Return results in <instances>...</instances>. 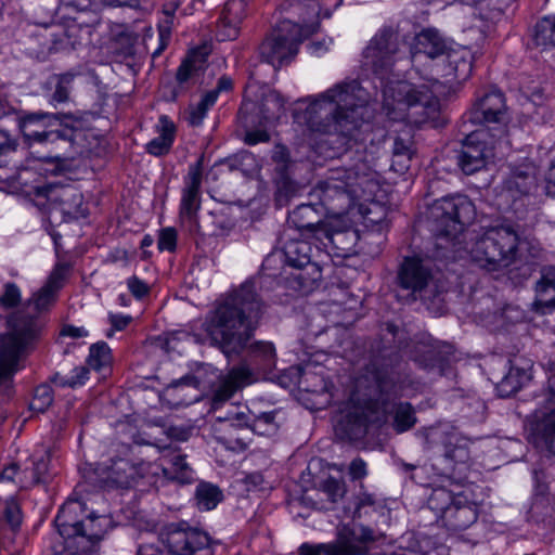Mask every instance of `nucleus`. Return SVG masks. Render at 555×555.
<instances>
[{
    "mask_svg": "<svg viewBox=\"0 0 555 555\" xmlns=\"http://www.w3.org/2000/svg\"><path fill=\"white\" fill-rule=\"evenodd\" d=\"M324 555H363L364 548L348 541L345 533L340 532L336 542L324 543Z\"/></svg>",
    "mask_w": 555,
    "mask_h": 555,
    "instance_id": "obj_46",
    "label": "nucleus"
},
{
    "mask_svg": "<svg viewBox=\"0 0 555 555\" xmlns=\"http://www.w3.org/2000/svg\"><path fill=\"white\" fill-rule=\"evenodd\" d=\"M538 439L555 455V411L550 413L541 423L535 425Z\"/></svg>",
    "mask_w": 555,
    "mask_h": 555,
    "instance_id": "obj_45",
    "label": "nucleus"
},
{
    "mask_svg": "<svg viewBox=\"0 0 555 555\" xmlns=\"http://www.w3.org/2000/svg\"><path fill=\"white\" fill-rule=\"evenodd\" d=\"M126 284L129 292L135 299H142L150 293V286L147 283L139 279L137 275H132L127 279Z\"/></svg>",
    "mask_w": 555,
    "mask_h": 555,
    "instance_id": "obj_60",
    "label": "nucleus"
},
{
    "mask_svg": "<svg viewBox=\"0 0 555 555\" xmlns=\"http://www.w3.org/2000/svg\"><path fill=\"white\" fill-rule=\"evenodd\" d=\"M201 383L194 375H185L172 380L164 389V398L169 405L178 408L190 405L202 398Z\"/></svg>",
    "mask_w": 555,
    "mask_h": 555,
    "instance_id": "obj_25",
    "label": "nucleus"
},
{
    "mask_svg": "<svg viewBox=\"0 0 555 555\" xmlns=\"http://www.w3.org/2000/svg\"><path fill=\"white\" fill-rule=\"evenodd\" d=\"M107 319L113 331H124L132 321V317L129 314L113 312L108 313Z\"/></svg>",
    "mask_w": 555,
    "mask_h": 555,
    "instance_id": "obj_62",
    "label": "nucleus"
},
{
    "mask_svg": "<svg viewBox=\"0 0 555 555\" xmlns=\"http://www.w3.org/2000/svg\"><path fill=\"white\" fill-rule=\"evenodd\" d=\"M376 499L374 494L367 492H360L354 499V511L352 518L360 519L362 516L367 515L370 511L376 507Z\"/></svg>",
    "mask_w": 555,
    "mask_h": 555,
    "instance_id": "obj_50",
    "label": "nucleus"
},
{
    "mask_svg": "<svg viewBox=\"0 0 555 555\" xmlns=\"http://www.w3.org/2000/svg\"><path fill=\"white\" fill-rule=\"evenodd\" d=\"M447 66L446 72L441 76L446 82L465 81L473 72L474 54L467 47H460L457 49H448L447 51Z\"/></svg>",
    "mask_w": 555,
    "mask_h": 555,
    "instance_id": "obj_27",
    "label": "nucleus"
},
{
    "mask_svg": "<svg viewBox=\"0 0 555 555\" xmlns=\"http://www.w3.org/2000/svg\"><path fill=\"white\" fill-rule=\"evenodd\" d=\"M519 236L509 225L490 227L470 237L464 250L469 259L487 271L509 267L517 258Z\"/></svg>",
    "mask_w": 555,
    "mask_h": 555,
    "instance_id": "obj_6",
    "label": "nucleus"
},
{
    "mask_svg": "<svg viewBox=\"0 0 555 555\" xmlns=\"http://www.w3.org/2000/svg\"><path fill=\"white\" fill-rule=\"evenodd\" d=\"M434 275L431 267L418 256L405 257L401 262L398 273L397 283L411 294H421L427 288Z\"/></svg>",
    "mask_w": 555,
    "mask_h": 555,
    "instance_id": "obj_22",
    "label": "nucleus"
},
{
    "mask_svg": "<svg viewBox=\"0 0 555 555\" xmlns=\"http://www.w3.org/2000/svg\"><path fill=\"white\" fill-rule=\"evenodd\" d=\"M48 470V455H42L38 460L34 459L31 468L23 470L24 478L20 479V486L22 488H28L44 482Z\"/></svg>",
    "mask_w": 555,
    "mask_h": 555,
    "instance_id": "obj_41",
    "label": "nucleus"
},
{
    "mask_svg": "<svg viewBox=\"0 0 555 555\" xmlns=\"http://www.w3.org/2000/svg\"><path fill=\"white\" fill-rule=\"evenodd\" d=\"M288 7L299 21H280L259 47L261 59L275 69L291 63L300 43L320 26L318 0H289Z\"/></svg>",
    "mask_w": 555,
    "mask_h": 555,
    "instance_id": "obj_4",
    "label": "nucleus"
},
{
    "mask_svg": "<svg viewBox=\"0 0 555 555\" xmlns=\"http://www.w3.org/2000/svg\"><path fill=\"white\" fill-rule=\"evenodd\" d=\"M261 314V302L253 282L246 281L220 299L205 326L211 340L230 357L248 344Z\"/></svg>",
    "mask_w": 555,
    "mask_h": 555,
    "instance_id": "obj_3",
    "label": "nucleus"
},
{
    "mask_svg": "<svg viewBox=\"0 0 555 555\" xmlns=\"http://www.w3.org/2000/svg\"><path fill=\"white\" fill-rule=\"evenodd\" d=\"M216 104V92H206L196 105L189 107L188 121L193 127L203 124L208 111Z\"/></svg>",
    "mask_w": 555,
    "mask_h": 555,
    "instance_id": "obj_44",
    "label": "nucleus"
},
{
    "mask_svg": "<svg viewBox=\"0 0 555 555\" xmlns=\"http://www.w3.org/2000/svg\"><path fill=\"white\" fill-rule=\"evenodd\" d=\"M202 180L203 158L189 166L188 175L184 177V185L181 191L179 217L186 223L190 230L198 228V212L202 207Z\"/></svg>",
    "mask_w": 555,
    "mask_h": 555,
    "instance_id": "obj_15",
    "label": "nucleus"
},
{
    "mask_svg": "<svg viewBox=\"0 0 555 555\" xmlns=\"http://www.w3.org/2000/svg\"><path fill=\"white\" fill-rule=\"evenodd\" d=\"M112 362V354L108 345L105 341L93 344L90 347L87 359L88 365L94 371L107 369Z\"/></svg>",
    "mask_w": 555,
    "mask_h": 555,
    "instance_id": "obj_43",
    "label": "nucleus"
},
{
    "mask_svg": "<svg viewBox=\"0 0 555 555\" xmlns=\"http://www.w3.org/2000/svg\"><path fill=\"white\" fill-rule=\"evenodd\" d=\"M89 379V369L80 365L74 367L67 375L56 374L53 378L55 385L60 387H81Z\"/></svg>",
    "mask_w": 555,
    "mask_h": 555,
    "instance_id": "obj_48",
    "label": "nucleus"
},
{
    "mask_svg": "<svg viewBox=\"0 0 555 555\" xmlns=\"http://www.w3.org/2000/svg\"><path fill=\"white\" fill-rule=\"evenodd\" d=\"M162 541L172 555H212L207 533L171 525L162 533Z\"/></svg>",
    "mask_w": 555,
    "mask_h": 555,
    "instance_id": "obj_16",
    "label": "nucleus"
},
{
    "mask_svg": "<svg viewBox=\"0 0 555 555\" xmlns=\"http://www.w3.org/2000/svg\"><path fill=\"white\" fill-rule=\"evenodd\" d=\"M137 475L138 468L128 460L111 459L95 466L93 482L103 489H126L132 485Z\"/></svg>",
    "mask_w": 555,
    "mask_h": 555,
    "instance_id": "obj_20",
    "label": "nucleus"
},
{
    "mask_svg": "<svg viewBox=\"0 0 555 555\" xmlns=\"http://www.w3.org/2000/svg\"><path fill=\"white\" fill-rule=\"evenodd\" d=\"M251 429L260 435L270 434L275 430L274 413L266 412L256 416L253 424L249 425Z\"/></svg>",
    "mask_w": 555,
    "mask_h": 555,
    "instance_id": "obj_56",
    "label": "nucleus"
},
{
    "mask_svg": "<svg viewBox=\"0 0 555 555\" xmlns=\"http://www.w3.org/2000/svg\"><path fill=\"white\" fill-rule=\"evenodd\" d=\"M157 247L160 251H175L177 247V231L173 228H165L159 232Z\"/></svg>",
    "mask_w": 555,
    "mask_h": 555,
    "instance_id": "obj_57",
    "label": "nucleus"
},
{
    "mask_svg": "<svg viewBox=\"0 0 555 555\" xmlns=\"http://www.w3.org/2000/svg\"><path fill=\"white\" fill-rule=\"evenodd\" d=\"M253 382L251 371L246 365L232 367L214 391L211 408L217 410L233 397L236 390Z\"/></svg>",
    "mask_w": 555,
    "mask_h": 555,
    "instance_id": "obj_29",
    "label": "nucleus"
},
{
    "mask_svg": "<svg viewBox=\"0 0 555 555\" xmlns=\"http://www.w3.org/2000/svg\"><path fill=\"white\" fill-rule=\"evenodd\" d=\"M446 455L455 463H466L469 460V451L464 444L448 449Z\"/></svg>",
    "mask_w": 555,
    "mask_h": 555,
    "instance_id": "obj_63",
    "label": "nucleus"
},
{
    "mask_svg": "<svg viewBox=\"0 0 555 555\" xmlns=\"http://www.w3.org/2000/svg\"><path fill=\"white\" fill-rule=\"evenodd\" d=\"M491 130L482 125L466 135L457 157V164L464 173L473 175L494 158L495 144L501 143L502 140H499L496 134H492Z\"/></svg>",
    "mask_w": 555,
    "mask_h": 555,
    "instance_id": "obj_14",
    "label": "nucleus"
},
{
    "mask_svg": "<svg viewBox=\"0 0 555 555\" xmlns=\"http://www.w3.org/2000/svg\"><path fill=\"white\" fill-rule=\"evenodd\" d=\"M383 109L387 117L405 125L397 130L392 147L390 169L403 175L410 168L414 155L413 127L439 125L440 102L433 90H424L408 81H391L383 89Z\"/></svg>",
    "mask_w": 555,
    "mask_h": 555,
    "instance_id": "obj_2",
    "label": "nucleus"
},
{
    "mask_svg": "<svg viewBox=\"0 0 555 555\" xmlns=\"http://www.w3.org/2000/svg\"><path fill=\"white\" fill-rule=\"evenodd\" d=\"M46 196L60 205L62 212L73 219L86 218L88 208L82 194L73 186L48 185Z\"/></svg>",
    "mask_w": 555,
    "mask_h": 555,
    "instance_id": "obj_24",
    "label": "nucleus"
},
{
    "mask_svg": "<svg viewBox=\"0 0 555 555\" xmlns=\"http://www.w3.org/2000/svg\"><path fill=\"white\" fill-rule=\"evenodd\" d=\"M195 499L201 511H211L222 501L223 493L216 485L202 481L196 487Z\"/></svg>",
    "mask_w": 555,
    "mask_h": 555,
    "instance_id": "obj_38",
    "label": "nucleus"
},
{
    "mask_svg": "<svg viewBox=\"0 0 555 555\" xmlns=\"http://www.w3.org/2000/svg\"><path fill=\"white\" fill-rule=\"evenodd\" d=\"M11 333L0 337V386L11 396L13 376L21 370L20 362L29 341L38 332L37 320L18 313L9 320Z\"/></svg>",
    "mask_w": 555,
    "mask_h": 555,
    "instance_id": "obj_9",
    "label": "nucleus"
},
{
    "mask_svg": "<svg viewBox=\"0 0 555 555\" xmlns=\"http://www.w3.org/2000/svg\"><path fill=\"white\" fill-rule=\"evenodd\" d=\"M350 416L351 421L365 431L370 428L378 429L388 421V402L379 398L370 399L356 406Z\"/></svg>",
    "mask_w": 555,
    "mask_h": 555,
    "instance_id": "obj_26",
    "label": "nucleus"
},
{
    "mask_svg": "<svg viewBox=\"0 0 555 555\" xmlns=\"http://www.w3.org/2000/svg\"><path fill=\"white\" fill-rule=\"evenodd\" d=\"M57 293L51 291L50 288L42 286L37 293L33 296V302L35 309L38 312L48 310L56 300Z\"/></svg>",
    "mask_w": 555,
    "mask_h": 555,
    "instance_id": "obj_55",
    "label": "nucleus"
},
{
    "mask_svg": "<svg viewBox=\"0 0 555 555\" xmlns=\"http://www.w3.org/2000/svg\"><path fill=\"white\" fill-rule=\"evenodd\" d=\"M449 47L447 40L433 28L423 29L414 36L411 43V61L413 66L423 65L424 61L428 60L431 63L430 75L424 76L425 82L413 83V86L421 87L422 89L433 90L434 94L438 98L441 92L442 82L438 79L439 64L436 60L447 54ZM412 85V82H410Z\"/></svg>",
    "mask_w": 555,
    "mask_h": 555,
    "instance_id": "obj_13",
    "label": "nucleus"
},
{
    "mask_svg": "<svg viewBox=\"0 0 555 555\" xmlns=\"http://www.w3.org/2000/svg\"><path fill=\"white\" fill-rule=\"evenodd\" d=\"M243 141L247 145H256L270 141V134L266 129H250L244 133Z\"/></svg>",
    "mask_w": 555,
    "mask_h": 555,
    "instance_id": "obj_61",
    "label": "nucleus"
},
{
    "mask_svg": "<svg viewBox=\"0 0 555 555\" xmlns=\"http://www.w3.org/2000/svg\"><path fill=\"white\" fill-rule=\"evenodd\" d=\"M74 75L72 74H63L60 76L53 93L54 101L61 103L68 99Z\"/></svg>",
    "mask_w": 555,
    "mask_h": 555,
    "instance_id": "obj_58",
    "label": "nucleus"
},
{
    "mask_svg": "<svg viewBox=\"0 0 555 555\" xmlns=\"http://www.w3.org/2000/svg\"><path fill=\"white\" fill-rule=\"evenodd\" d=\"M52 118L49 114H30L21 125L22 132L30 145L35 143L54 145L57 143H70L76 139V131L68 125H60L59 128L47 130L46 120Z\"/></svg>",
    "mask_w": 555,
    "mask_h": 555,
    "instance_id": "obj_18",
    "label": "nucleus"
},
{
    "mask_svg": "<svg viewBox=\"0 0 555 555\" xmlns=\"http://www.w3.org/2000/svg\"><path fill=\"white\" fill-rule=\"evenodd\" d=\"M332 504L337 503L346 494V485L343 480L328 477L323 480L318 489Z\"/></svg>",
    "mask_w": 555,
    "mask_h": 555,
    "instance_id": "obj_49",
    "label": "nucleus"
},
{
    "mask_svg": "<svg viewBox=\"0 0 555 555\" xmlns=\"http://www.w3.org/2000/svg\"><path fill=\"white\" fill-rule=\"evenodd\" d=\"M317 240L327 249L328 255L347 258L359 251L374 253L373 245L363 238L362 230L343 224L339 218H332L317 229Z\"/></svg>",
    "mask_w": 555,
    "mask_h": 555,
    "instance_id": "obj_12",
    "label": "nucleus"
},
{
    "mask_svg": "<svg viewBox=\"0 0 555 555\" xmlns=\"http://www.w3.org/2000/svg\"><path fill=\"white\" fill-rule=\"evenodd\" d=\"M85 511V504L72 496L61 506L54 522L62 538L86 540L91 544L103 538L111 526V518L90 513L86 519H80L79 515Z\"/></svg>",
    "mask_w": 555,
    "mask_h": 555,
    "instance_id": "obj_10",
    "label": "nucleus"
},
{
    "mask_svg": "<svg viewBox=\"0 0 555 555\" xmlns=\"http://www.w3.org/2000/svg\"><path fill=\"white\" fill-rule=\"evenodd\" d=\"M53 401V393L48 385H40L35 389L30 409L36 412H43Z\"/></svg>",
    "mask_w": 555,
    "mask_h": 555,
    "instance_id": "obj_51",
    "label": "nucleus"
},
{
    "mask_svg": "<svg viewBox=\"0 0 555 555\" xmlns=\"http://www.w3.org/2000/svg\"><path fill=\"white\" fill-rule=\"evenodd\" d=\"M505 190L515 197L517 194L530 193L537 186V167L532 162H526L512 170L504 183Z\"/></svg>",
    "mask_w": 555,
    "mask_h": 555,
    "instance_id": "obj_32",
    "label": "nucleus"
},
{
    "mask_svg": "<svg viewBox=\"0 0 555 555\" xmlns=\"http://www.w3.org/2000/svg\"><path fill=\"white\" fill-rule=\"evenodd\" d=\"M248 15L246 0H228L220 13L216 26V37L219 41L237 38L242 22Z\"/></svg>",
    "mask_w": 555,
    "mask_h": 555,
    "instance_id": "obj_23",
    "label": "nucleus"
},
{
    "mask_svg": "<svg viewBox=\"0 0 555 555\" xmlns=\"http://www.w3.org/2000/svg\"><path fill=\"white\" fill-rule=\"evenodd\" d=\"M393 429L402 434L411 429L416 423L415 411L408 402H399L393 405Z\"/></svg>",
    "mask_w": 555,
    "mask_h": 555,
    "instance_id": "obj_40",
    "label": "nucleus"
},
{
    "mask_svg": "<svg viewBox=\"0 0 555 555\" xmlns=\"http://www.w3.org/2000/svg\"><path fill=\"white\" fill-rule=\"evenodd\" d=\"M69 271V267L66 263H57L52 272L50 273L46 284L43 286L50 288L51 291L59 293L60 289L64 286V283L67 279Z\"/></svg>",
    "mask_w": 555,
    "mask_h": 555,
    "instance_id": "obj_52",
    "label": "nucleus"
},
{
    "mask_svg": "<svg viewBox=\"0 0 555 555\" xmlns=\"http://www.w3.org/2000/svg\"><path fill=\"white\" fill-rule=\"evenodd\" d=\"M22 299V292L20 287L13 283L8 282L3 285V293L0 295V306L3 308H14Z\"/></svg>",
    "mask_w": 555,
    "mask_h": 555,
    "instance_id": "obj_54",
    "label": "nucleus"
},
{
    "mask_svg": "<svg viewBox=\"0 0 555 555\" xmlns=\"http://www.w3.org/2000/svg\"><path fill=\"white\" fill-rule=\"evenodd\" d=\"M157 134L145 144V152L155 157H162L170 153L176 138L177 126L168 115H160L154 126Z\"/></svg>",
    "mask_w": 555,
    "mask_h": 555,
    "instance_id": "obj_31",
    "label": "nucleus"
},
{
    "mask_svg": "<svg viewBox=\"0 0 555 555\" xmlns=\"http://www.w3.org/2000/svg\"><path fill=\"white\" fill-rule=\"evenodd\" d=\"M429 214L437 234L450 240L454 251L460 253L461 248L456 247L459 243L455 241L465 225L474 219V204L464 195L446 196L433 204Z\"/></svg>",
    "mask_w": 555,
    "mask_h": 555,
    "instance_id": "obj_11",
    "label": "nucleus"
},
{
    "mask_svg": "<svg viewBox=\"0 0 555 555\" xmlns=\"http://www.w3.org/2000/svg\"><path fill=\"white\" fill-rule=\"evenodd\" d=\"M3 518L13 531H16L22 524V509L14 499L5 502L3 508Z\"/></svg>",
    "mask_w": 555,
    "mask_h": 555,
    "instance_id": "obj_53",
    "label": "nucleus"
},
{
    "mask_svg": "<svg viewBox=\"0 0 555 555\" xmlns=\"http://www.w3.org/2000/svg\"><path fill=\"white\" fill-rule=\"evenodd\" d=\"M375 108L369 92L358 80H345L309 99L298 116L312 135L351 137L363 124H369Z\"/></svg>",
    "mask_w": 555,
    "mask_h": 555,
    "instance_id": "obj_1",
    "label": "nucleus"
},
{
    "mask_svg": "<svg viewBox=\"0 0 555 555\" xmlns=\"http://www.w3.org/2000/svg\"><path fill=\"white\" fill-rule=\"evenodd\" d=\"M322 210L317 205V202L310 199L309 203L300 204L289 215L288 222L292 223L299 231H308L317 238V229L325 224L319 220V212Z\"/></svg>",
    "mask_w": 555,
    "mask_h": 555,
    "instance_id": "obj_34",
    "label": "nucleus"
},
{
    "mask_svg": "<svg viewBox=\"0 0 555 555\" xmlns=\"http://www.w3.org/2000/svg\"><path fill=\"white\" fill-rule=\"evenodd\" d=\"M369 373L372 375L380 393H390L395 396L404 395L403 382L400 380L399 375L395 372L393 367L373 369Z\"/></svg>",
    "mask_w": 555,
    "mask_h": 555,
    "instance_id": "obj_35",
    "label": "nucleus"
},
{
    "mask_svg": "<svg viewBox=\"0 0 555 555\" xmlns=\"http://www.w3.org/2000/svg\"><path fill=\"white\" fill-rule=\"evenodd\" d=\"M311 243L306 240L289 237L282 247V254L289 267L297 269H308L309 278H305L301 273L295 276L300 284H305L308 280L318 282L321 280V267L317 262H312Z\"/></svg>",
    "mask_w": 555,
    "mask_h": 555,
    "instance_id": "obj_21",
    "label": "nucleus"
},
{
    "mask_svg": "<svg viewBox=\"0 0 555 555\" xmlns=\"http://www.w3.org/2000/svg\"><path fill=\"white\" fill-rule=\"evenodd\" d=\"M540 273L541 276L534 287L532 310L547 314L555 310V266H545Z\"/></svg>",
    "mask_w": 555,
    "mask_h": 555,
    "instance_id": "obj_30",
    "label": "nucleus"
},
{
    "mask_svg": "<svg viewBox=\"0 0 555 555\" xmlns=\"http://www.w3.org/2000/svg\"><path fill=\"white\" fill-rule=\"evenodd\" d=\"M529 379L530 374L526 369L511 366L507 374L498 384V392L501 397H509L516 393Z\"/></svg>",
    "mask_w": 555,
    "mask_h": 555,
    "instance_id": "obj_36",
    "label": "nucleus"
},
{
    "mask_svg": "<svg viewBox=\"0 0 555 555\" xmlns=\"http://www.w3.org/2000/svg\"><path fill=\"white\" fill-rule=\"evenodd\" d=\"M427 504L442 525L452 531L464 530L478 518L479 498L473 483L435 488Z\"/></svg>",
    "mask_w": 555,
    "mask_h": 555,
    "instance_id": "obj_7",
    "label": "nucleus"
},
{
    "mask_svg": "<svg viewBox=\"0 0 555 555\" xmlns=\"http://www.w3.org/2000/svg\"><path fill=\"white\" fill-rule=\"evenodd\" d=\"M158 466L163 476L179 483H191L194 479V472L185 462V456L178 450L165 448L158 459Z\"/></svg>",
    "mask_w": 555,
    "mask_h": 555,
    "instance_id": "obj_28",
    "label": "nucleus"
},
{
    "mask_svg": "<svg viewBox=\"0 0 555 555\" xmlns=\"http://www.w3.org/2000/svg\"><path fill=\"white\" fill-rule=\"evenodd\" d=\"M372 168L365 162H359L350 168H335L328 171L325 180L320 181L309 193V199L325 214L338 218L356 208L360 197L362 176Z\"/></svg>",
    "mask_w": 555,
    "mask_h": 555,
    "instance_id": "obj_5",
    "label": "nucleus"
},
{
    "mask_svg": "<svg viewBox=\"0 0 555 555\" xmlns=\"http://www.w3.org/2000/svg\"><path fill=\"white\" fill-rule=\"evenodd\" d=\"M360 197L356 204L362 218L363 238L379 247L388 230V208L385 204L386 190L379 181V175L372 169L362 176Z\"/></svg>",
    "mask_w": 555,
    "mask_h": 555,
    "instance_id": "obj_8",
    "label": "nucleus"
},
{
    "mask_svg": "<svg viewBox=\"0 0 555 555\" xmlns=\"http://www.w3.org/2000/svg\"><path fill=\"white\" fill-rule=\"evenodd\" d=\"M398 51V35L390 28H382L363 51L364 65L376 74H383L392 66Z\"/></svg>",
    "mask_w": 555,
    "mask_h": 555,
    "instance_id": "obj_17",
    "label": "nucleus"
},
{
    "mask_svg": "<svg viewBox=\"0 0 555 555\" xmlns=\"http://www.w3.org/2000/svg\"><path fill=\"white\" fill-rule=\"evenodd\" d=\"M348 541H352L356 545L364 548V554L367 552L366 543L375 541V532L366 526L353 524L345 527L341 531Z\"/></svg>",
    "mask_w": 555,
    "mask_h": 555,
    "instance_id": "obj_47",
    "label": "nucleus"
},
{
    "mask_svg": "<svg viewBox=\"0 0 555 555\" xmlns=\"http://www.w3.org/2000/svg\"><path fill=\"white\" fill-rule=\"evenodd\" d=\"M243 483L248 492L266 491L270 488L260 473H251L244 477Z\"/></svg>",
    "mask_w": 555,
    "mask_h": 555,
    "instance_id": "obj_59",
    "label": "nucleus"
},
{
    "mask_svg": "<svg viewBox=\"0 0 555 555\" xmlns=\"http://www.w3.org/2000/svg\"><path fill=\"white\" fill-rule=\"evenodd\" d=\"M469 119L478 124H495L493 130L496 131L499 140H503L506 134V107L504 95L499 90L486 92L482 96L477 98L472 111Z\"/></svg>",
    "mask_w": 555,
    "mask_h": 555,
    "instance_id": "obj_19",
    "label": "nucleus"
},
{
    "mask_svg": "<svg viewBox=\"0 0 555 555\" xmlns=\"http://www.w3.org/2000/svg\"><path fill=\"white\" fill-rule=\"evenodd\" d=\"M250 358L261 371H271L276 363V351L272 343L257 341L250 346Z\"/></svg>",
    "mask_w": 555,
    "mask_h": 555,
    "instance_id": "obj_37",
    "label": "nucleus"
},
{
    "mask_svg": "<svg viewBox=\"0 0 555 555\" xmlns=\"http://www.w3.org/2000/svg\"><path fill=\"white\" fill-rule=\"evenodd\" d=\"M324 543L304 542L297 548V555H324Z\"/></svg>",
    "mask_w": 555,
    "mask_h": 555,
    "instance_id": "obj_64",
    "label": "nucleus"
},
{
    "mask_svg": "<svg viewBox=\"0 0 555 555\" xmlns=\"http://www.w3.org/2000/svg\"><path fill=\"white\" fill-rule=\"evenodd\" d=\"M261 121L264 125H273L285 114V104L282 96L271 92L263 99L261 105Z\"/></svg>",
    "mask_w": 555,
    "mask_h": 555,
    "instance_id": "obj_39",
    "label": "nucleus"
},
{
    "mask_svg": "<svg viewBox=\"0 0 555 555\" xmlns=\"http://www.w3.org/2000/svg\"><path fill=\"white\" fill-rule=\"evenodd\" d=\"M533 40L543 48L555 47V15L545 16L537 23Z\"/></svg>",
    "mask_w": 555,
    "mask_h": 555,
    "instance_id": "obj_42",
    "label": "nucleus"
},
{
    "mask_svg": "<svg viewBox=\"0 0 555 555\" xmlns=\"http://www.w3.org/2000/svg\"><path fill=\"white\" fill-rule=\"evenodd\" d=\"M206 56L199 50H192L177 69L176 79L181 89L194 85L205 69Z\"/></svg>",
    "mask_w": 555,
    "mask_h": 555,
    "instance_id": "obj_33",
    "label": "nucleus"
}]
</instances>
